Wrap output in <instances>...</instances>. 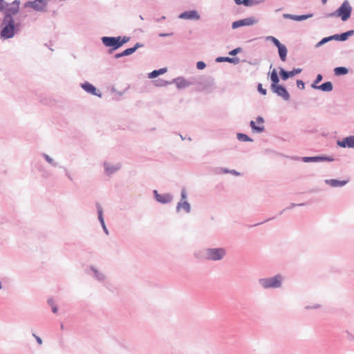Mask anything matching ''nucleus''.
<instances>
[{"mask_svg": "<svg viewBox=\"0 0 354 354\" xmlns=\"http://www.w3.org/2000/svg\"><path fill=\"white\" fill-rule=\"evenodd\" d=\"M19 24H15L14 19L8 15L6 18L3 19L1 24V38L3 39L12 38L19 30Z\"/></svg>", "mask_w": 354, "mask_h": 354, "instance_id": "f257e3e1", "label": "nucleus"}, {"mask_svg": "<svg viewBox=\"0 0 354 354\" xmlns=\"http://www.w3.org/2000/svg\"><path fill=\"white\" fill-rule=\"evenodd\" d=\"M283 277L281 274H276L271 277L259 279V284L264 289L279 288L282 286Z\"/></svg>", "mask_w": 354, "mask_h": 354, "instance_id": "f03ea898", "label": "nucleus"}, {"mask_svg": "<svg viewBox=\"0 0 354 354\" xmlns=\"http://www.w3.org/2000/svg\"><path fill=\"white\" fill-rule=\"evenodd\" d=\"M352 12V7L348 0H345L342 4L333 12L328 15V17H339L343 21H347Z\"/></svg>", "mask_w": 354, "mask_h": 354, "instance_id": "7ed1b4c3", "label": "nucleus"}, {"mask_svg": "<svg viewBox=\"0 0 354 354\" xmlns=\"http://www.w3.org/2000/svg\"><path fill=\"white\" fill-rule=\"evenodd\" d=\"M226 254L227 251L223 248H209L205 250V258L208 261H221Z\"/></svg>", "mask_w": 354, "mask_h": 354, "instance_id": "20e7f679", "label": "nucleus"}, {"mask_svg": "<svg viewBox=\"0 0 354 354\" xmlns=\"http://www.w3.org/2000/svg\"><path fill=\"white\" fill-rule=\"evenodd\" d=\"M172 83H175L176 87L178 89L185 88L192 85L201 84V82L196 77H190L189 79H185L183 77H178L171 80Z\"/></svg>", "mask_w": 354, "mask_h": 354, "instance_id": "39448f33", "label": "nucleus"}, {"mask_svg": "<svg viewBox=\"0 0 354 354\" xmlns=\"http://www.w3.org/2000/svg\"><path fill=\"white\" fill-rule=\"evenodd\" d=\"M120 37H107L104 36L101 38L102 43L106 47L110 48L108 50L109 54L120 48Z\"/></svg>", "mask_w": 354, "mask_h": 354, "instance_id": "423d86ee", "label": "nucleus"}, {"mask_svg": "<svg viewBox=\"0 0 354 354\" xmlns=\"http://www.w3.org/2000/svg\"><path fill=\"white\" fill-rule=\"evenodd\" d=\"M48 0L28 1L24 3L25 8H30L37 12H44L47 7Z\"/></svg>", "mask_w": 354, "mask_h": 354, "instance_id": "0eeeda50", "label": "nucleus"}, {"mask_svg": "<svg viewBox=\"0 0 354 354\" xmlns=\"http://www.w3.org/2000/svg\"><path fill=\"white\" fill-rule=\"evenodd\" d=\"M258 23V19L254 17H250L248 18H245L243 19L237 20L232 24V29H236L238 28L245 26H252Z\"/></svg>", "mask_w": 354, "mask_h": 354, "instance_id": "6e6552de", "label": "nucleus"}, {"mask_svg": "<svg viewBox=\"0 0 354 354\" xmlns=\"http://www.w3.org/2000/svg\"><path fill=\"white\" fill-rule=\"evenodd\" d=\"M270 89L274 93L282 97V99L285 101H288L290 98V95L288 91L283 85L277 84Z\"/></svg>", "mask_w": 354, "mask_h": 354, "instance_id": "1a4fd4ad", "label": "nucleus"}, {"mask_svg": "<svg viewBox=\"0 0 354 354\" xmlns=\"http://www.w3.org/2000/svg\"><path fill=\"white\" fill-rule=\"evenodd\" d=\"M301 160L304 162H332L334 158L327 156H305L301 158Z\"/></svg>", "mask_w": 354, "mask_h": 354, "instance_id": "9d476101", "label": "nucleus"}, {"mask_svg": "<svg viewBox=\"0 0 354 354\" xmlns=\"http://www.w3.org/2000/svg\"><path fill=\"white\" fill-rule=\"evenodd\" d=\"M153 194L156 201L160 203L167 204L173 201V196L169 193L160 194L157 190H153Z\"/></svg>", "mask_w": 354, "mask_h": 354, "instance_id": "9b49d317", "label": "nucleus"}, {"mask_svg": "<svg viewBox=\"0 0 354 354\" xmlns=\"http://www.w3.org/2000/svg\"><path fill=\"white\" fill-rule=\"evenodd\" d=\"M302 71V69L300 68H294L292 71H286L283 68H280L279 75L282 80L286 81L288 80L290 77L295 76L300 73Z\"/></svg>", "mask_w": 354, "mask_h": 354, "instance_id": "f8f14e48", "label": "nucleus"}, {"mask_svg": "<svg viewBox=\"0 0 354 354\" xmlns=\"http://www.w3.org/2000/svg\"><path fill=\"white\" fill-rule=\"evenodd\" d=\"M178 18L181 19L199 20L201 15L196 10H187L180 13Z\"/></svg>", "mask_w": 354, "mask_h": 354, "instance_id": "ddd939ff", "label": "nucleus"}, {"mask_svg": "<svg viewBox=\"0 0 354 354\" xmlns=\"http://www.w3.org/2000/svg\"><path fill=\"white\" fill-rule=\"evenodd\" d=\"M80 86L86 93L100 97H102V93L88 82H84L82 83Z\"/></svg>", "mask_w": 354, "mask_h": 354, "instance_id": "4468645a", "label": "nucleus"}, {"mask_svg": "<svg viewBox=\"0 0 354 354\" xmlns=\"http://www.w3.org/2000/svg\"><path fill=\"white\" fill-rule=\"evenodd\" d=\"M42 157L46 160L47 162H48L51 166L53 167H59L60 168H63L66 176L71 180H73V177L71 176V174L69 173L67 168L62 166H59L58 163L56 162L50 156H48L46 153H43L41 154Z\"/></svg>", "mask_w": 354, "mask_h": 354, "instance_id": "2eb2a0df", "label": "nucleus"}, {"mask_svg": "<svg viewBox=\"0 0 354 354\" xmlns=\"http://www.w3.org/2000/svg\"><path fill=\"white\" fill-rule=\"evenodd\" d=\"M337 145L342 148L354 149V136H349L337 141Z\"/></svg>", "mask_w": 354, "mask_h": 354, "instance_id": "dca6fc26", "label": "nucleus"}, {"mask_svg": "<svg viewBox=\"0 0 354 354\" xmlns=\"http://www.w3.org/2000/svg\"><path fill=\"white\" fill-rule=\"evenodd\" d=\"M324 183L333 187H340L346 185L348 183V180L326 179Z\"/></svg>", "mask_w": 354, "mask_h": 354, "instance_id": "f3484780", "label": "nucleus"}, {"mask_svg": "<svg viewBox=\"0 0 354 354\" xmlns=\"http://www.w3.org/2000/svg\"><path fill=\"white\" fill-rule=\"evenodd\" d=\"M313 14L301 15L283 14V17L284 19H292L294 21H301L308 19V18L313 17Z\"/></svg>", "mask_w": 354, "mask_h": 354, "instance_id": "a211bd4d", "label": "nucleus"}, {"mask_svg": "<svg viewBox=\"0 0 354 354\" xmlns=\"http://www.w3.org/2000/svg\"><path fill=\"white\" fill-rule=\"evenodd\" d=\"M121 165L120 164L110 165L108 162H104V167L106 174L108 176L113 174L120 169Z\"/></svg>", "mask_w": 354, "mask_h": 354, "instance_id": "6ab92c4d", "label": "nucleus"}, {"mask_svg": "<svg viewBox=\"0 0 354 354\" xmlns=\"http://www.w3.org/2000/svg\"><path fill=\"white\" fill-rule=\"evenodd\" d=\"M216 62H228L234 64H238L240 62L239 57H218L215 59Z\"/></svg>", "mask_w": 354, "mask_h": 354, "instance_id": "aec40b11", "label": "nucleus"}, {"mask_svg": "<svg viewBox=\"0 0 354 354\" xmlns=\"http://www.w3.org/2000/svg\"><path fill=\"white\" fill-rule=\"evenodd\" d=\"M181 209H183L186 213H189L191 212V205L187 201H179L176 205V212H179Z\"/></svg>", "mask_w": 354, "mask_h": 354, "instance_id": "412c9836", "label": "nucleus"}, {"mask_svg": "<svg viewBox=\"0 0 354 354\" xmlns=\"http://www.w3.org/2000/svg\"><path fill=\"white\" fill-rule=\"evenodd\" d=\"M314 89L320 90L324 92H330L333 89V86L331 82H326L319 85L318 86H314Z\"/></svg>", "mask_w": 354, "mask_h": 354, "instance_id": "4be33fe9", "label": "nucleus"}, {"mask_svg": "<svg viewBox=\"0 0 354 354\" xmlns=\"http://www.w3.org/2000/svg\"><path fill=\"white\" fill-rule=\"evenodd\" d=\"M270 80L272 82L271 85H270V88L277 84H279V83L280 79H279V75L277 73V71L275 68H274L271 71V73L270 74Z\"/></svg>", "mask_w": 354, "mask_h": 354, "instance_id": "5701e85b", "label": "nucleus"}, {"mask_svg": "<svg viewBox=\"0 0 354 354\" xmlns=\"http://www.w3.org/2000/svg\"><path fill=\"white\" fill-rule=\"evenodd\" d=\"M278 53L281 61L285 62L287 57L288 50L285 45L281 44L278 47Z\"/></svg>", "mask_w": 354, "mask_h": 354, "instance_id": "b1692460", "label": "nucleus"}, {"mask_svg": "<svg viewBox=\"0 0 354 354\" xmlns=\"http://www.w3.org/2000/svg\"><path fill=\"white\" fill-rule=\"evenodd\" d=\"M90 270L92 271L93 273V277L94 278H95L97 281H99L100 282H102L104 281L105 276L104 275L103 273H102L101 272H100L99 270H97L96 268H95L93 266H91L90 268Z\"/></svg>", "mask_w": 354, "mask_h": 354, "instance_id": "393cba45", "label": "nucleus"}, {"mask_svg": "<svg viewBox=\"0 0 354 354\" xmlns=\"http://www.w3.org/2000/svg\"><path fill=\"white\" fill-rule=\"evenodd\" d=\"M167 71V68H160L158 70H153V71H151V73H149L148 74V77L151 78V79L156 78L158 76H159L160 75H162L165 73H166Z\"/></svg>", "mask_w": 354, "mask_h": 354, "instance_id": "a878e982", "label": "nucleus"}, {"mask_svg": "<svg viewBox=\"0 0 354 354\" xmlns=\"http://www.w3.org/2000/svg\"><path fill=\"white\" fill-rule=\"evenodd\" d=\"M17 12V8H14L12 6H8L3 12L4 14L3 18H6L8 15H10V18H13V15H16Z\"/></svg>", "mask_w": 354, "mask_h": 354, "instance_id": "bb28decb", "label": "nucleus"}, {"mask_svg": "<svg viewBox=\"0 0 354 354\" xmlns=\"http://www.w3.org/2000/svg\"><path fill=\"white\" fill-rule=\"evenodd\" d=\"M354 35V30H350L346 32L339 34V41H346L350 37Z\"/></svg>", "mask_w": 354, "mask_h": 354, "instance_id": "cd10ccee", "label": "nucleus"}, {"mask_svg": "<svg viewBox=\"0 0 354 354\" xmlns=\"http://www.w3.org/2000/svg\"><path fill=\"white\" fill-rule=\"evenodd\" d=\"M334 73L337 76L344 75L348 73V69L344 66H337L334 68Z\"/></svg>", "mask_w": 354, "mask_h": 354, "instance_id": "c85d7f7f", "label": "nucleus"}, {"mask_svg": "<svg viewBox=\"0 0 354 354\" xmlns=\"http://www.w3.org/2000/svg\"><path fill=\"white\" fill-rule=\"evenodd\" d=\"M96 208H97V217H98V220L100 222V224H104V217H103V209L102 207H101V205H100V203H96Z\"/></svg>", "mask_w": 354, "mask_h": 354, "instance_id": "c756f323", "label": "nucleus"}, {"mask_svg": "<svg viewBox=\"0 0 354 354\" xmlns=\"http://www.w3.org/2000/svg\"><path fill=\"white\" fill-rule=\"evenodd\" d=\"M265 0H244L243 6L246 7L254 6L264 2Z\"/></svg>", "mask_w": 354, "mask_h": 354, "instance_id": "7c9ffc66", "label": "nucleus"}, {"mask_svg": "<svg viewBox=\"0 0 354 354\" xmlns=\"http://www.w3.org/2000/svg\"><path fill=\"white\" fill-rule=\"evenodd\" d=\"M250 126L252 128V131L256 133H261L264 131L263 126H257L256 125L254 121L251 120L250 122Z\"/></svg>", "mask_w": 354, "mask_h": 354, "instance_id": "2f4dec72", "label": "nucleus"}, {"mask_svg": "<svg viewBox=\"0 0 354 354\" xmlns=\"http://www.w3.org/2000/svg\"><path fill=\"white\" fill-rule=\"evenodd\" d=\"M236 138L239 141L241 142H252L253 140L248 136V135L243 133H238L236 134Z\"/></svg>", "mask_w": 354, "mask_h": 354, "instance_id": "473e14b6", "label": "nucleus"}, {"mask_svg": "<svg viewBox=\"0 0 354 354\" xmlns=\"http://www.w3.org/2000/svg\"><path fill=\"white\" fill-rule=\"evenodd\" d=\"M155 83H156L155 84L156 86H165L172 84L171 81L168 82L167 80H164L162 79H158V80H156Z\"/></svg>", "mask_w": 354, "mask_h": 354, "instance_id": "72a5a7b5", "label": "nucleus"}, {"mask_svg": "<svg viewBox=\"0 0 354 354\" xmlns=\"http://www.w3.org/2000/svg\"><path fill=\"white\" fill-rule=\"evenodd\" d=\"M267 41H270L272 42V44L277 48L279 45L281 44V43L279 41L278 39L273 36H268L266 37Z\"/></svg>", "mask_w": 354, "mask_h": 354, "instance_id": "f704fd0d", "label": "nucleus"}, {"mask_svg": "<svg viewBox=\"0 0 354 354\" xmlns=\"http://www.w3.org/2000/svg\"><path fill=\"white\" fill-rule=\"evenodd\" d=\"M323 80V76L322 74H318L316 76L315 80L313 81V83L311 84V87L314 88V86H318L317 85L322 80Z\"/></svg>", "mask_w": 354, "mask_h": 354, "instance_id": "c9c22d12", "label": "nucleus"}, {"mask_svg": "<svg viewBox=\"0 0 354 354\" xmlns=\"http://www.w3.org/2000/svg\"><path fill=\"white\" fill-rule=\"evenodd\" d=\"M330 41V39L329 38V36L326 37H324L318 43H317V44L315 45V47L316 48H319V47L322 46V45L326 44L327 42H328Z\"/></svg>", "mask_w": 354, "mask_h": 354, "instance_id": "e433bc0d", "label": "nucleus"}, {"mask_svg": "<svg viewBox=\"0 0 354 354\" xmlns=\"http://www.w3.org/2000/svg\"><path fill=\"white\" fill-rule=\"evenodd\" d=\"M119 37H120L119 41H120V47H122L124 44L127 43L130 40V37H127V36H124V37L119 36Z\"/></svg>", "mask_w": 354, "mask_h": 354, "instance_id": "4c0bfd02", "label": "nucleus"}, {"mask_svg": "<svg viewBox=\"0 0 354 354\" xmlns=\"http://www.w3.org/2000/svg\"><path fill=\"white\" fill-rule=\"evenodd\" d=\"M305 204L304 203H290V206H288V207L283 209L282 211L280 212L279 214H281L284 211H286V209H292L295 207H297V206H303Z\"/></svg>", "mask_w": 354, "mask_h": 354, "instance_id": "58836bf2", "label": "nucleus"}, {"mask_svg": "<svg viewBox=\"0 0 354 354\" xmlns=\"http://www.w3.org/2000/svg\"><path fill=\"white\" fill-rule=\"evenodd\" d=\"M9 4L5 0H0V12H3Z\"/></svg>", "mask_w": 354, "mask_h": 354, "instance_id": "ea45409f", "label": "nucleus"}, {"mask_svg": "<svg viewBox=\"0 0 354 354\" xmlns=\"http://www.w3.org/2000/svg\"><path fill=\"white\" fill-rule=\"evenodd\" d=\"M242 51V48L240 47L236 48L234 49H232L229 52V55L232 56H235L238 53H241Z\"/></svg>", "mask_w": 354, "mask_h": 354, "instance_id": "a19ab883", "label": "nucleus"}, {"mask_svg": "<svg viewBox=\"0 0 354 354\" xmlns=\"http://www.w3.org/2000/svg\"><path fill=\"white\" fill-rule=\"evenodd\" d=\"M257 90L261 94L263 95H266L267 94V90L263 88L262 84L261 83L258 84Z\"/></svg>", "mask_w": 354, "mask_h": 354, "instance_id": "79ce46f5", "label": "nucleus"}, {"mask_svg": "<svg viewBox=\"0 0 354 354\" xmlns=\"http://www.w3.org/2000/svg\"><path fill=\"white\" fill-rule=\"evenodd\" d=\"M19 4H20V1L19 0H15L10 4H9V6H12L14 8H17V12H19Z\"/></svg>", "mask_w": 354, "mask_h": 354, "instance_id": "37998d69", "label": "nucleus"}, {"mask_svg": "<svg viewBox=\"0 0 354 354\" xmlns=\"http://www.w3.org/2000/svg\"><path fill=\"white\" fill-rule=\"evenodd\" d=\"M206 67V64L203 61H199L196 63V68L198 70H203Z\"/></svg>", "mask_w": 354, "mask_h": 354, "instance_id": "c03bdc74", "label": "nucleus"}, {"mask_svg": "<svg viewBox=\"0 0 354 354\" xmlns=\"http://www.w3.org/2000/svg\"><path fill=\"white\" fill-rule=\"evenodd\" d=\"M180 196H181V200L180 201H185V199L187 198V191H186L185 188H183L181 189Z\"/></svg>", "mask_w": 354, "mask_h": 354, "instance_id": "a18cd8bd", "label": "nucleus"}, {"mask_svg": "<svg viewBox=\"0 0 354 354\" xmlns=\"http://www.w3.org/2000/svg\"><path fill=\"white\" fill-rule=\"evenodd\" d=\"M122 53H123L124 57L129 56V55L133 54V49H131V48H127L124 50H123Z\"/></svg>", "mask_w": 354, "mask_h": 354, "instance_id": "49530a36", "label": "nucleus"}, {"mask_svg": "<svg viewBox=\"0 0 354 354\" xmlns=\"http://www.w3.org/2000/svg\"><path fill=\"white\" fill-rule=\"evenodd\" d=\"M297 86L300 89L303 90L305 88V83L301 80H297Z\"/></svg>", "mask_w": 354, "mask_h": 354, "instance_id": "de8ad7c7", "label": "nucleus"}, {"mask_svg": "<svg viewBox=\"0 0 354 354\" xmlns=\"http://www.w3.org/2000/svg\"><path fill=\"white\" fill-rule=\"evenodd\" d=\"M143 46H144L143 44L137 42L133 47H131V49H133V53H135L137 49H138L139 48L143 47Z\"/></svg>", "mask_w": 354, "mask_h": 354, "instance_id": "09e8293b", "label": "nucleus"}, {"mask_svg": "<svg viewBox=\"0 0 354 354\" xmlns=\"http://www.w3.org/2000/svg\"><path fill=\"white\" fill-rule=\"evenodd\" d=\"M143 46H144L143 44L137 42L133 47H131V49H133V53H135L137 49H138L139 48L143 47Z\"/></svg>", "mask_w": 354, "mask_h": 354, "instance_id": "8fccbe9b", "label": "nucleus"}, {"mask_svg": "<svg viewBox=\"0 0 354 354\" xmlns=\"http://www.w3.org/2000/svg\"><path fill=\"white\" fill-rule=\"evenodd\" d=\"M174 35V33H173V32H169V33H163V32H162V33H159V34H158V36H159L160 37H166L171 36V35Z\"/></svg>", "mask_w": 354, "mask_h": 354, "instance_id": "3c124183", "label": "nucleus"}, {"mask_svg": "<svg viewBox=\"0 0 354 354\" xmlns=\"http://www.w3.org/2000/svg\"><path fill=\"white\" fill-rule=\"evenodd\" d=\"M329 38H330V41H332V40L339 41V34H335L333 35H330V36H329Z\"/></svg>", "mask_w": 354, "mask_h": 354, "instance_id": "603ef678", "label": "nucleus"}, {"mask_svg": "<svg viewBox=\"0 0 354 354\" xmlns=\"http://www.w3.org/2000/svg\"><path fill=\"white\" fill-rule=\"evenodd\" d=\"M32 336L35 338L37 342L39 344H42V339L39 336L36 335L35 333H32Z\"/></svg>", "mask_w": 354, "mask_h": 354, "instance_id": "864d4df0", "label": "nucleus"}, {"mask_svg": "<svg viewBox=\"0 0 354 354\" xmlns=\"http://www.w3.org/2000/svg\"><path fill=\"white\" fill-rule=\"evenodd\" d=\"M230 174L235 175V176H240L241 175V173L238 172L237 171H236L234 169H230Z\"/></svg>", "mask_w": 354, "mask_h": 354, "instance_id": "5fc2aeb1", "label": "nucleus"}, {"mask_svg": "<svg viewBox=\"0 0 354 354\" xmlns=\"http://www.w3.org/2000/svg\"><path fill=\"white\" fill-rule=\"evenodd\" d=\"M122 57H124L122 52L119 53H116V54L114 55V58L115 59H119V58H121Z\"/></svg>", "mask_w": 354, "mask_h": 354, "instance_id": "6e6d98bb", "label": "nucleus"}, {"mask_svg": "<svg viewBox=\"0 0 354 354\" xmlns=\"http://www.w3.org/2000/svg\"><path fill=\"white\" fill-rule=\"evenodd\" d=\"M256 120L258 123H263L264 122V119L263 117L261 116H258L257 118H256Z\"/></svg>", "mask_w": 354, "mask_h": 354, "instance_id": "4d7b16f0", "label": "nucleus"}, {"mask_svg": "<svg viewBox=\"0 0 354 354\" xmlns=\"http://www.w3.org/2000/svg\"><path fill=\"white\" fill-rule=\"evenodd\" d=\"M101 225H102V229H103V231L105 232V234H109V230H108V229H107V227H106V226L105 223H104V224H102Z\"/></svg>", "mask_w": 354, "mask_h": 354, "instance_id": "13d9d810", "label": "nucleus"}, {"mask_svg": "<svg viewBox=\"0 0 354 354\" xmlns=\"http://www.w3.org/2000/svg\"><path fill=\"white\" fill-rule=\"evenodd\" d=\"M51 309H52V312H53V313H56L57 312V310H58V308L57 307V306H56V305H53V306H51Z\"/></svg>", "mask_w": 354, "mask_h": 354, "instance_id": "bf43d9fd", "label": "nucleus"}, {"mask_svg": "<svg viewBox=\"0 0 354 354\" xmlns=\"http://www.w3.org/2000/svg\"><path fill=\"white\" fill-rule=\"evenodd\" d=\"M236 5H243L244 0H234Z\"/></svg>", "mask_w": 354, "mask_h": 354, "instance_id": "052dcab7", "label": "nucleus"}, {"mask_svg": "<svg viewBox=\"0 0 354 354\" xmlns=\"http://www.w3.org/2000/svg\"><path fill=\"white\" fill-rule=\"evenodd\" d=\"M48 304L50 306H52L53 305H55V304H54V301H53V299L52 298H50V299H48Z\"/></svg>", "mask_w": 354, "mask_h": 354, "instance_id": "680f3d73", "label": "nucleus"}, {"mask_svg": "<svg viewBox=\"0 0 354 354\" xmlns=\"http://www.w3.org/2000/svg\"><path fill=\"white\" fill-rule=\"evenodd\" d=\"M221 169L222 170L223 173L224 174H230V170L229 169H227V168H221Z\"/></svg>", "mask_w": 354, "mask_h": 354, "instance_id": "e2e57ef3", "label": "nucleus"}, {"mask_svg": "<svg viewBox=\"0 0 354 354\" xmlns=\"http://www.w3.org/2000/svg\"><path fill=\"white\" fill-rule=\"evenodd\" d=\"M274 218V217L268 218V219H266V221H263V222H261V223H257V224H255L254 225H258L262 224V223H266V222H267V221H270V220H272Z\"/></svg>", "mask_w": 354, "mask_h": 354, "instance_id": "0e129e2a", "label": "nucleus"}, {"mask_svg": "<svg viewBox=\"0 0 354 354\" xmlns=\"http://www.w3.org/2000/svg\"><path fill=\"white\" fill-rule=\"evenodd\" d=\"M328 0H321L322 3L323 4H325L327 2Z\"/></svg>", "mask_w": 354, "mask_h": 354, "instance_id": "69168bd1", "label": "nucleus"}, {"mask_svg": "<svg viewBox=\"0 0 354 354\" xmlns=\"http://www.w3.org/2000/svg\"><path fill=\"white\" fill-rule=\"evenodd\" d=\"M165 19V17L164 16H162V17H160V19Z\"/></svg>", "mask_w": 354, "mask_h": 354, "instance_id": "338daca9", "label": "nucleus"}]
</instances>
